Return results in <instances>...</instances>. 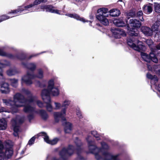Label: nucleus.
Segmentation results:
<instances>
[{
	"label": "nucleus",
	"mask_w": 160,
	"mask_h": 160,
	"mask_svg": "<svg viewBox=\"0 0 160 160\" xmlns=\"http://www.w3.org/2000/svg\"><path fill=\"white\" fill-rule=\"evenodd\" d=\"M43 71L41 69L38 71L37 75H34L32 72H28L26 75L22 78V82L24 83L27 85H30L32 83V79L35 78L41 79L43 77Z\"/></svg>",
	"instance_id": "4"
},
{
	"label": "nucleus",
	"mask_w": 160,
	"mask_h": 160,
	"mask_svg": "<svg viewBox=\"0 0 160 160\" xmlns=\"http://www.w3.org/2000/svg\"><path fill=\"white\" fill-rule=\"evenodd\" d=\"M143 14L142 12V11L140 10L138 11L136 14L137 17L139 18V19L141 21H144V19L142 16Z\"/></svg>",
	"instance_id": "38"
},
{
	"label": "nucleus",
	"mask_w": 160,
	"mask_h": 160,
	"mask_svg": "<svg viewBox=\"0 0 160 160\" xmlns=\"http://www.w3.org/2000/svg\"><path fill=\"white\" fill-rule=\"evenodd\" d=\"M0 55L3 56H6L10 58H14L13 56L11 54L3 52L1 49H0Z\"/></svg>",
	"instance_id": "33"
},
{
	"label": "nucleus",
	"mask_w": 160,
	"mask_h": 160,
	"mask_svg": "<svg viewBox=\"0 0 160 160\" xmlns=\"http://www.w3.org/2000/svg\"><path fill=\"white\" fill-rule=\"evenodd\" d=\"M119 1H121V2L122 1V0H118Z\"/></svg>",
	"instance_id": "61"
},
{
	"label": "nucleus",
	"mask_w": 160,
	"mask_h": 160,
	"mask_svg": "<svg viewBox=\"0 0 160 160\" xmlns=\"http://www.w3.org/2000/svg\"><path fill=\"white\" fill-rule=\"evenodd\" d=\"M34 115L33 114H30L28 116V118L30 122L32 119L34 118Z\"/></svg>",
	"instance_id": "49"
},
{
	"label": "nucleus",
	"mask_w": 160,
	"mask_h": 160,
	"mask_svg": "<svg viewBox=\"0 0 160 160\" xmlns=\"http://www.w3.org/2000/svg\"><path fill=\"white\" fill-rule=\"evenodd\" d=\"M156 47L158 49H160V43L157 45Z\"/></svg>",
	"instance_id": "56"
},
{
	"label": "nucleus",
	"mask_w": 160,
	"mask_h": 160,
	"mask_svg": "<svg viewBox=\"0 0 160 160\" xmlns=\"http://www.w3.org/2000/svg\"><path fill=\"white\" fill-rule=\"evenodd\" d=\"M24 120V118H21L20 119L17 118L13 119L11 121L12 126L13 130V135L15 136H18L19 132H20L19 124L22 123Z\"/></svg>",
	"instance_id": "8"
},
{
	"label": "nucleus",
	"mask_w": 160,
	"mask_h": 160,
	"mask_svg": "<svg viewBox=\"0 0 160 160\" xmlns=\"http://www.w3.org/2000/svg\"><path fill=\"white\" fill-rule=\"evenodd\" d=\"M0 91L2 93L7 94L10 91L9 84L7 83H4L1 86Z\"/></svg>",
	"instance_id": "22"
},
{
	"label": "nucleus",
	"mask_w": 160,
	"mask_h": 160,
	"mask_svg": "<svg viewBox=\"0 0 160 160\" xmlns=\"http://www.w3.org/2000/svg\"><path fill=\"white\" fill-rule=\"evenodd\" d=\"M37 113L40 114L42 118L44 120H46L48 118V115L45 110H40L37 111Z\"/></svg>",
	"instance_id": "28"
},
{
	"label": "nucleus",
	"mask_w": 160,
	"mask_h": 160,
	"mask_svg": "<svg viewBox=\"0 0 160 160\" xmlns=\"http://www.w3.org/2000/svg\"><path fill=\"white\" fill-rule=\"evenodd\" d=\"M141 29L142 33L146 36H151L153 34L152 30L149 27L142 26Z\"/></svg>",
	"instance_id": "20"
},
{
	"label": "nucleus",
	"mask_w": 160,
	"mask_h": 160,
	"mask_svg": "<svg viewBox=\"0 0 160 160\" xmlns=\"http://www.w3.org/2000/svg\"><path fill=\"white\" fill-rule=\"evenodd\" d=\"M65 15L70 18H73L77 20H79L83 22H88V21L86 20L84 18L80 17L78 15L76 14H65Z\"/></svg>",
	"instance_id": "23"
},
{
	"label": "nucleus",
	"mask_w": 160,
	"mask_h": 160,
	"mask_svg": "<svg viewBox=\"0 0 160 160\" xmlns=\"http://www.w3.org/2000/svg\"><path fill=\"white\" fill-rule=\"evenodd\" d=\"M143 10L146 13H150L152 12V9L151 5H145L143 8Z\"/></svg>",
	"instance_id": "30"
},
{
	"label": "nucleus",
	"mask_w": 160,
	"mask_h": 160,
	"mask_svg": "<svg viewBox=\"0 0 160 160\" xmlns=\"http://www.w3.org/2000/svg\"><path fill=\"white\" fill-rule=\"evenodd\" d=\"M147 67L148 68V70L149 71H152L153 70V68H152V66L149 64H147Z\"/></svg>",
	"instance_id": "50"
},
{
	"label": "nucleus",
	"mask_w": 160,
	"mask_h": 160,
	"mask_svg": "<svg viewBox=\"0 0 160 160\" xmlns=\"http://www.w3.org/2000/svg\"><path fill=\"white\" fill-rule=\"evenodd\" d=\"M141 55L142 59L146 62H149L151 60L155 63H157L158 62V60L157 58L152 52L150 53L149 55H148L145 53L142 52Z\"/></svg>",
	"instance_id": "11"
},
{
	"label": "nucleus",
	"mask_w": 160,
	"mask_h": 160,
	"mask_svg": "<svg viewBox=\"0 0 160 160\" xmlns=\"http://www.w3.org/2000/svg\"><path fill=\"white\" fill-rule=\"evenodd\" d=\"M29 104L31 106L32 103L34 104L36 103L38 106L41 108H43L45 106V103H42L40 101L38 100L36 97H32L29 100Z\"/></svg>",
	"instance_id": "18"
},
{
	"label": "nucleus",
	"mask_w": 160,
	"mask_h": 160,
	"mask_svg": "<svg viewBox=\"0 0 160 160\" xmlns=\"http://www.w3.org/2000/svg\"><path fill=\"white\" fill-rule=\"evenodd\" d=\"M155 11L158 13H160V4L156 3L154 4Z\"/></svg>",
	"instance_id": "41"
},
{
	"label": "nucleus",
	"mask_w": 160,
	"mask_h": 160,
	"mask_svg": "<svg viewBox=\"0 0 160 160\" xmlns=\"http://www.w3.org/2000/svg\"><path fill=\"white\" fill-rule=\"evenodd\" d=\"M108 12V9L105 8H100L97 11V12L99 13V14L96 16L97 19L102 24L105 26L108 25L109 23L108 20L106 18L108 17V15H104Z\"/></svg>",
	"instance_id": "7"
},
{
	"label": "nucleus",
	"mask_w": 160,
	"mask_h": 160,
	"mask_svg": "<svg viewBox=\"0 0 160 160\" xmlns=\"http://www.w3.org/2000/svg\"><path fill=\"white\" fill-rule=\"evenodd\" d=\"M77 115L79 118H82V116L81 111L79 110H77L76 111Z\"/></svg>",
	"instance_id": "46"
},
{
	"label": "nucleus",
	"mask_w": 160,
	"mask_h": 160,
	"mask_svg": "<svg viewBox=\"0 0 160 160\" xmlns=\"http://www.w3.org/2000/svg\"><path fill=\"white\" fill-rule=\"evenodd\" d=\"M36 85L38 86H40V82L38 81L37 82V83L35 84Z\"/></svg>",
	"instance_id": "55"
},
{
	"label": "nucleus",
	"mask_w": 160,
	"mask_h": 160,
	"mask_svg": "<svg viewBox=\"0 0 160 160\" xmlns=\"http://www.w3.org/2000/svg\"><path fill=\"white\" fill-rule=\"evenodd\" d=\"M22 92L29 96L28 99H26L24 97L19 93L15 94L13 97V100L9 99H3L2 102L6 105L9 107L10 108L13 112L18 111V108L24 107L23 111L26 113H32L34 112L35 108L32 107L29 104V100L33 96L31 92L28 90L22 88Z\"/></svg>",
	"instance_id": "1"
},
{
	"label": "nucleus",
	"mask_w": 160,
	"mask_h": 160,
	"mask_svg": "<svg viewBox=\"0 0 160 160\" xmlns=\"http://www.w3.org/2000/svg\"><path fill=\"white\" fill-rule=\"evenodd\" d=\"M7 112V110L6 108L4 107H1L0 108V112Z\"/></svg>",
	"instance_id": "52"
},
{
	"label": "nucleus",
	"mask_w": 160,
	"mask_h": 160,
	"mask_svg": "<svg viewBox=\"0 0 160 160\" xmlns=\"http://www.w3.org/2000/svg\"><path fill=\"white\" fill-rule=\"evenodd\" d=\"M9 82L13 87L16 88L18 85V80L17 79L13 78L9 80Z\"/></svg>",
	"instance_id": "31"
},
{
	"label": "nucleus",
	"mask_w": 160,
	"mask_h": 160,
	"mask_svg": "<svg viewBox=\"0 0 160 160\" xmlns=\"http://www.w3.org/2000/svg\"><path fill=\"white\" fill-rule=\"evenodd\" d=\"M55 107L54 108L55 110H60L61 108L62 107V105L61 103L57 102H54Z\"/></svg>",
	"instance_id": "39"
},
{
	"label": "nucleus",
	"mask_w": 160,
	"mask_h": 160,
	"mask_svg": "<svg viewBox=\"0 0 160 160\" xmlns=\"http://www.w3.org/2000/svg\"><path fill=\"white\" fill-rule=\"evenodd\" d=\"M148 1H151V2H152V0H148Z\"/></svg>",
	"instance_id": "59"
},
{
	"label": "nucleus",
	"mask_w": 160,
	"mask_h": 160,
	"mask_svg": "<svg viewBox=\"0 0 160 160\" xmlns=\"http://www.w3.org/2000/svg\"><path fill=\"white\" fill-rule=\"evenodd\" d=\"M17 73L16 69L15 68L10 69L7 71V74L8 76H12L15 75Z\"/></svg>",
	"instance_id": "34"
},
{
	"label": "nucleus",
	"mask_w": 160,
	"mask_h": 160,
	"mask_svg": "<svg viewBox=\"0 0 160 160\" xmlns=\"http://www.w3.org/2000/svg\"><path fill=\"white\" fill-rule=\"evenodd\" d=\"M13 151L9 144L5 146L0 141V160H7L12 155Z\"/></svg>",
	"instance_id": "5"
},
{
	"label": "nucleus",
	"mask_w": 160,
	"mask_h": 160,
	"mask_svg": "<svg viewBox=\"0 0 160 160\" xmlns=\"http://www.w3.org/2000/svg\"><path fill=\"white\" fill-rule=\"evenodd\" d=\"M160 25L159 23L156 22L152 26V32L158 31Z\"/></svg>",
	"instance_id": "35"
},
{
	"label": "nucleus",
	"mask_w": 160,
	"mask_h": 160,
	"mask_svg": "<svg viewBox=\"0 0 160 160\" xmlns=\"http://www.w3.org/2000/svg\"><path fill=\"white\" fill-rule=\"evenodd\" d=\"M157 22H158L159 23L160 22V15H159L157 16V20L156 21Z\"/></svg>",
	"instance_id": "53"
},
{
	"label": "nucleus",
	"mask_w": 160,
	"mask_h": 160,
	"mask_svg": "<svg viewBox=\"0 0 160 160\" xmlns=\"http://www.w3.org/2000/svg\"><path fill=\"white\" fill-rule=\"evenodd\" d=\"M39 136H43V138L44 141L47 143L51 145H54L57 143L59 140V139L58 138H55L52 140L49 139L48 136L47 134L45 132H41L39 134Z\"/></svg>",
	"instance_id": "15"
},
{
	"label": "nucleus",
	"mask_w": 160,
	"mask_h": 160,
	"mask_svg": "<svg viewBox=\"0 0 160 160\" xmlns=\"http://www.w3.org/2000/svg\"><path fill=\"white\" fill-rule=\"evenodd\" d=\"M75 143L77 147L76 152L77 154V158L76 160H85V159L80 154L82 152V150L80 147L82 145V143L80 140L77 137L75 138Z\"/></svg>",
	"instance_id": "13"
},
{
	"label": "nucleus",
	"mask_w": 160,
	"mask_h": 160,
	"mask_svg": "<svg viewBox=\"0 0 160 160\" xmlns=\"http://www.w3.org/2000/svg\"><path fill=\"white\" fill-rule=\"evenodd\" d=\"M141 22L138 20L135 19H130L128 25L130 29H135L139 28L141 26Z\"/></svg>",
	"instance_id": "16"
},
{
	"label": "nucleus",
	"mask_w": 160,
	"mask_h": 160,
	"mask_svg": "<svg viewBox=\"0 0 160 160\" xmlns=\"http://www.w3.org/2000/svg\"><path fill=\"white\" fill-rule=\"evenodd\" d=\"M110 15L112 17H117L120 14V11L118 9H112L109 12Z\"/></svg>",
	"instance_id": "27"
},
{
	"label": "nucleus",
	"mask_w": 160,
	"mask_h": 160,
	"mask_svg": "<svg viewBox=\"0 0 160 160\" xmlns=\"http://www.w3.org/2000/svg\"><path fill=\"white\" fill-rule=\"evenodd\" d=\"M92 134L94 137L97 140L100 139V135L96 131H94L92 132Z\"/></svg>",
	"instance_id": "43"
},
{
	"label": "nucleus",
	"mask_w": 160,
	"mask_h": 160,
	"mask_svg": "<svg viewBox=\"0 0 160 160\" xmlns=\"http://www.w3.org/2000/svg\"><path fill=\"white\" fill-rule=\"evenodd\" d=\"M62 119L64 121L63 124L64 126V130L65 133H70L72 129V126L71 123L69 122H68L65 121L66 119L65 120L63 119L62 118Z\"/></svg>",
	"instance_id": "21"
},
{
	"label": "nucleus",
	"mask_w": 160,
	"mask_h": 160,
	"mask_svg": "<svg viewBox=\"0 0 160 160\" xmlns=\"http://www.w3.org/2000/svg\"><path fill=\"white\" fill-rule=\"evenodd\" d=\"M47 1V0H41V2H46Z\"/></svg>",
	"instance_id": "58"
},
{
	"label": "nucleus",
	"mask_w": 160,
	"mask_h": 160,
	"mask_svg": "<svg viewBox=\"0 0 160 160\" xmlns=\"http://www.w3.org/2000/svg\"><path fill=\"white\" fill-rule=\"evenodd\" d=\"M147 77L148 78L151 79L152 81L153 80H155L156 81H158L156 76L154 75V76H153L149 73H148L147 74Z\"/></svg>",
	"instance_id": "40"
},
{
	"label": "nucleus",
	"mask_w": 160,
	"mask_h": 160,
	"mask_svg": "<svg viewBox=\"0 0 160 160\" xmlns=\"http://www.w3.org/2000/svg\"><path fill=\"white\" fill-rule=\"evenodd\" d=\"M156 89L160 93V85H158V86H156ZM159 97L160 98V95H159V94L158 93Z\"/></svg>",
	"instance_id": "51"
},
{
	"label": "nucleus",
	"mask_w": 160,
	"mask_h": 160,
	"mask_svg": "<svg viewBox=\"0 0 160 160\" xmlns=\"http://www.w3.org/2000/svg\"><path fill=\"white\" fill-rule=\"evenodd\" d=\"M40 7L41 8L43 11L45 10L47 12L61 14L60 13L61 11L59 10L54 9V7L52 6L49 5H41Z\"/></svg>",
	"instance_id": "17"
},
{
	"label": "nucleus",
	"mask_w": 160,
	"mask_h": 160,
	"mask_svg": "<svg viewBox=\"0 0 160 160\" xmlns=\"http://www.w3.org/2000/svg\"><path fill=\"white\" fill-rule=\"evenodd\" d=\"M45 91H44L41 94V97L43 100L44 101L47 110L50 112L52 111L53 108L51 104V98L50 97L46 96L44 93Z\"/></svg>",
	"instance_id": "12"
},
{
	"label": "nucleus",
	"mask_w": 160,
	"mask_h": 160,
	"mask_svg": "<svg viewBox=\"0 0 160 160\" xmlns=\"http://www.w3.org/2000/svg\"><path fill=\"white\" fill-rule=\"evenodd\" d=\"M24 152H25V151L24 150H22V151L21 152V155H22L23 154H24Z\"/></svg>",
	"instance_id": "57"
},
{
	"label": "nucleus",
	"mask_w": 160,
	"mask_h": 160,
	"mask_svg": "<svg viewBox=\"0 0 160 160\" xmlns=\"http://www.w3.org/2000/svg\"><path fill=\"white\" fill-rule=\"evenodd\" d=\"M71 103L70 101L65 99L62 103V107H63L60 112H55L53 113V115L56 122H58L60 118L65 120V116L66 115V111L68 107Z\"/></svg>",
	"instance_id": "6"
},
{
	"label": "nucleus",
	"mask_w": 160,
	"mask_h": 160,
	"mask_svg": "<svg viewBox=\"0 0 160 160\" xmlns=\"http://www.w3.org/2000/svg\"><path fill=\"white\" fill-rule=\"evenodd\" d=\"M41 2V0H35L32 4L33 5V6H34L35 5L40 4Z\"/></svg>",
	"instance_id": "47"
},
{
	"label": "nucleus",
	"mask_w": 160,
	"mask_h": 160,
	"mask_svg": "<svg viewBox=\"0 0 160 160\" xmlns=\"http://www.w3.org/2000/svg\"><path fill=\"white\" fill-rule=\"evenodd\" d=\"M54 87V79L52 78L48 82V89H47L49 90Z\"/></svg>",
	"instance_id": "32"
},
{
	"label": "nucleus",
	"mask_w": 160,
	"mask_h": 160,
	"mask_svg": "<svg viewBox=\"0 0 160 160\" xmlns=\"http://www.w3.org/2000/svg\"><path fill=\"white\" fill-rule=\"evenodd\" d=\"M44 91H45L44 94L48 97H50L49 95H51L53 96H58L59 94V91L58 88L54 87L49 90L44 89L41 92L42 94Z\"/></svg>",
	"instance_id": "14"
},
{
	"label": "nucleus",
	"mask_w": 160,
	"mask_h": 160,
	"mask_svg": "<svg viewBox=\"0 0 160 160\" xmlns=\"http://www.w3.org/2000/svg\"><path fill=\"white\" fill-rule=\"evenodd\" d=\"M32 7H33V5L32 4H31L26 6H25L23 7H20L17 10L12 11L10 13H16L18 12L23 11L24 10H27L28 9L31 8Z\"/></svg>",
	"instance_id": "25"
},
{
	"label": "nucleus",
	"mask_w": 160,
	"mask_h": 160,
	"mask_svg": "<svg viewBox=\"0 0 160 160\" xmlns=\"http://www.w3.org/2000/svg\"><path fill=\"white\" fill-rule=\"evenodd\" d=\"M101 145L102 146V148H100L102 150V153L101 154V157L103 158H106V157L110 158V156L108 154H110L112 156V158L110 159L111 160H119L118 158V155H112L111 154L107 152H104V151L107 150L109 149V146L105 142H101Z\"/></svg>",
	"instance_id": "9"
},
{
	"label": "nucleus",
	"mask_w": 160,
	"mask_h": 160,
	"mask_svg": "<svg viewBox=\"0 0 160 160\" xmlns=\"http://www.w3.org/2000/svg\"><path fill=\"white\" fill-rule=\"evenodd\" d=\"M126 15L128 19H129L130 17H133L135 16V13L134 10H131L129 12L126 13Z\"/></svg>",
	"instance_id": "37"
},
{
	"label": "nucleus",
	"mask_w": 160,
	"mask_h": 160,
	"mask_svg": "<svg viewBox=\"0 0 160 160\" xmlns=\"http://www.w3.org/2000/svg\"><path fill=\"white\" fill-rule=\"evenodd\" d=\"M39 54H38L37 55H31V56H30V57H29V59H30L32 57H34V56H37V55H39Z\"/></svg>",
	"instance_id": "54"
},
{
	"label": "nucleus",
	"mask_w": 160,
	"mask_h": 160,
	"mask_svg": "<svg viewBox=\"0 0 160 160\" xmlns=\"http://www.w3.org/2000/svg\"><path fill=\"white\" fill-rule=\"evenodd\" d=\"M91 137L88 136L86 138L88 142V152L93 154L97 160H110L112 158V156L108 154L110 156V158L106 157L103 158L101 157V154L102 153V150L100 148H98L96 145L95 142L90 140Z\"/></svg>",
	"instance_id": "3"
},
{
	"label": "nucleus",
	"mask_w": 160,
	"mask_h": 160,
	"mask_svg": "<svg viewBox=\"0 0 160 160\" xmlns=\"http://www.w3.org/2000/svg\"><path fill=\"white\" fill-rule=\"evenodd\" d=\"M22 64L24 68H27L31 71H34L36 68V65L34 63L27 64L26 63L22 62Z\"/></svg>",
	"instance_id": "24"
},
{
	"label": "nucleus",
	"mask_w": 160,
	"mask_h": 160,
	"mask_svg": "<svg viewBox=\"0 0 160 160\" xmlns=\"http://www.w3.org/2000/svg\"><path fill=\"white\" fill-rule=\"evenodd\" d=\"M7 122L4 119L0 120V130H4L6 128Z\"/></svg>",
	"instance_id": "29"
},
{
	"label": "nucleus",
	"mask_w": 160,
	"mask_h": 160,
	"mask_svg": "<svg viewBox=\"0 0 160 160\" xmlns=\"http://www.w3.org/2000/svg\"><path fill=\"white\" fill-rule=\"evenodd\" d=\"M74 150V148L72 145H69L68 148H63L59 152L61 158L64 160L66 159L73 154Z\"/></svg>",
	"instance_id": "10"
},
{
	"label": "nucleus",
	"mask_w": 160,
	"mask_h": 160,
	"mask_svg": "<svg viewBox=\"0 0 160 160\" xmlns=\"http://www.w3.org/2000/svg\"><path fill=\"white\" fill-rule=\"evenodd\" d=\"M26 57V56L24 54H22L20 55V57H18L17 58L20 60H23L25 59Z\"/></svg>",
	"instance_id": "48"
},
{
	"label": "nucleus",
	"mask_w": 160,
	"mask_h": 160,
	"mask_svg": "<svg viewBox=\"0 0 160 160\" xmlns=\"http://www.w3.org/2000/svg\"><path fill=\"white\" fill-rule=\"evenodd\" d=\"M144 42L151 49H152L153 46V43L151 39H147Z\"/></svg>",
	"instance_id": "36"
},
{
	"label": "nucleus",
	"mask_w": 160,
	"mask_h": 160,
	"mask_svg": "<svg viewBox=\"0 0 160 160\" xmlns=\"http://www.w3.org/2000/svg\"><path fill=\"white\" fill-rule=\"evenodd\" d=\"M113 23L117 26L119 27H123L126 25V23L123 20L122 18L114 20Z\"/></svg>",
	"instance_id": "26"
},
{
	"label": "nucleus",
	"mask_w": 160,
	"mask_h": 160,
	"mask_svg": "<svg viewBox=\"0 0 160 160\" xmlns=\"http://www.w3.org/2000/svg\"><path fill=\"white\" fill-rule=\"evenodd\" d=\"M111 31L113 35L116 38H120L121 35L124 33L123 31L121 30L118 28H113L111 29Z\"/></svg>",
	"instance_id": "19"
},
{
	"label": "nucleus",
	"mask_w": 160,
	"mask_h": 160,
	"mask_svg": "<svg viewBox=\"0 0 160 160\" xmlns=\"http://www.w3.org/2000/svg\"><path fill=\"white\" fill-rule=\"evenodd\" d=\"M130 32V37L127 39L128 45L134 50L140 52L144 51L146 49V47L142 44V42L139 41L136 37L138 36L139 33L135 32V31H132Z\"/></svg>",
	"instance_id": "2"
},
{
	"label": "nucleus",
	"mask_w": 160,
	"mask_h": 160,
	"mask_svg": "<svg viewBox=\"0 0 160 160\" xmlns=\"http://www.w3.org/2000/svg\"><path fill=\"white\" fill-rule=\"evenodd\" d=\"M4 78L3 76L2 71L0 70V83L4 81Z\"/></svg>",
	"instance_id": "45"
},
{
	"label": "nucleus",
	"mask_w": 160,
	"mask_h": 160,
	"mask_svg": "<svg viewBox=\"0 0 160 160\" xmlns=\"http://www.w3.org/2000/svg\"><path fill=\"white\" fill-rule=\"evenodd\" d=\"M35 136L32 137L31 139L28 142V144L29 145H31L33 144L35 141Z\"/></svg>",
	"instance_id": "44"
},
{
	"label": "nucleus",
	"mask_w": 160,
	"mask_h": 160,
	"mask_svg": "<svg viewBox=\"0 0 160 160\" xmlns=\"http://www.w3.org/2000/svg\"><path fill=\"white\" fill-rule=\"evenodd\" d=\"M89 22L90 23H92V22L91 21H89Z\"/></svg>",
	"instance_id": "60"
},
{
	"label": "nucleus",
	"mask_w": 160,
	"mask_h": 160,
	"mask_svg": "<svg viewBox=\"0 0 160 160\" xmlns=\"http://www.w3.org/2000/svg\"><path fill=\"white\" fill-rule=\"evenodd\" d=\"M13 17V16H8L6 15H2L0 18V22L3 21L8 19L10 18L11 17L12 18Z\"/></svg>",
	"instance_id": "42"
}]
</instances>
